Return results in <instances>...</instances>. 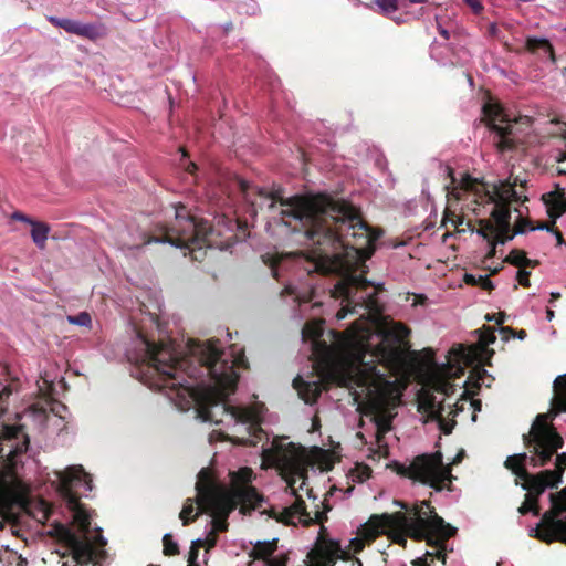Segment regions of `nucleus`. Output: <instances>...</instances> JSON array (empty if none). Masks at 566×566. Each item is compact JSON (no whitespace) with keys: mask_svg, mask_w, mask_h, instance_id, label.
Here are the masks:
<instances>
[{"mask_svg":"<svg viewBox=\"0 0 566 566\" xmlns=\"http://www.w3.org/2000/svg\"><path fill=\"white\" fill-rule=\"evenodd\" d=\"M244 199L253 207L266 208L280 216L293 231H303L315 247L307 255L313 271L335 273L338 281L331 296L340 298L343 306L337 318L348 313L358 314L364 323H354L345 333L328 331L323 338L322 322H307L302 328L304 339L311 340L313 368L318 379L306 381L301 376L294 388L306 403H314L323 390V380L333 378L336 367L343 365L348 379L361 389L377 427V437L390 430L394 403V384L403 365L402 343L410 331L401 323L391 322L381 334H374L371 324L381 312L377 294L382 287L368 281L366 260L374 253L378 235L346 201L328 197H292L283 199L281 191H266L245 180L238 181Z\"/></svg>","mask_w":566,"mask_h":566,"instance_id":"nucleus-1","label":"nucleus"},{"mask_svg":"<svg viewBox=\"0 0 566 566\" xmlns=\"http://www.w3.org/2000/svg\"><path fill=\"white\" fill-rule=\"evenodd\" d=\"M146 380L150 388L164 390L180 409L197 406L202 421L220 423L228 417L233 423V443L255 446L263 439L256 410L227 405L234 392L238 375L234 366H245L243 356L223 358L219 340H189V358L181 356L172 342L156 344L140 337Z\"/></svg>","mask_w":566,"mask_h":566,"instance_id":"nucleus-2","label":"nucleus"},{"mask_svg":"<svg viewBox=\"0 0 566 566\" xmlns=\"http://www.w3.org/2000/svg\"><path fill=\"white\" fill-rule=\"evenodd\" d=\"M60 481V493L72 512L76 531L64 525H56L57 537L66 544L71 551V559L62 566H95L96 560L105 555L106 541L99 530H90V516L80 504L78 489L92 490V479L82 465H71L56 473Z\"/></svg>","mask_w":566,"mask_h":566,"instance_id":"nucleus-3","label":"nucleus"},{"mask_svg":"<svg viewBox=\"0 0 566 566\" xmlns=\"http://www.w3.org/2000/svg\"><path fill=\"white\" fill-rule=\"evenodd\" d=\"M523 441L528 452L507 457L504 465L523 481L521 485L527 491L518 512L522 515L528 512L539 515L538 497L547 488L558 486V473L531 474L526 470V464L533 468L547 465L552 454L564 444V440L555 427L547 423V416H536L528 433L523 434Z\"/></svg>","mask_w":566,"mask_h":566,"instance_id":"nucleus-4","label":"nucleus"},{"mask_svg":"<svg viewBox=\"0 0 566 566\" xmlns=\"http://www.w3.org/2000/svg\"><path fill=\"white\" fill-rule=\"evenodd\" d=\"M387 532H397L416 541H426L428 545L439 548L436 556L446 563L444 542L451 538L457 530L447 524L428 501H422L413 507L410 515L402 512L373 515L360 528L359 534L363 538L352 539L350 548L354 553H359L365 547L364 541H374Z\"/></svg>","mask_w":566,"mask_h":566,"instance_id":"nucleus-5","label":"nucleus"},{"mask_svg":"<svg viewBox=\"0 0 566 566\" xmlns=\"http://www.w3.org/2000/svg\"><path fill=\"white\" fill-rule=\"evenodd\" d=\"M262 448L263 460L280 470L291 494L295 496L291 505L284 507L279 514L273 512L271 516L279 522L292 525L323 523L326 520V511L316 510L312 515L306 511L305 503L297 493L305 484L308 468L315 463L313 454L302 446L286 442L285 437H275L269 447Z\"/></svg>","mask_w":566,"mask_h":566,"instance_id":"nucleus-6","label":"nucleus"},{"mask_svg":"<svg viewBox=\"0 0 566 566\" xmlns=\"http://www.w3.org/2000/svg\"><path fill=\"white\" fill-rule=\"evenodd\" d=\"M29 437L21 426L4 427L3 441L0 443V504L4 507L14 506L23 517L28 515L40 524H44L51 509L43 500L30 496V488L18 475L15 469L21 457L28 451Z\"/></svg>","mask_w":566,"mask_h":566,"instance_id":"nucleus-7","label":"nucleus"},{"mask_svg":"<svg viewBox=\"0 0 566 566\" xmlns=\"http://www.w3.org/2000/svg\"><path fill=\"white\" fill-rule=\"evenodd\" d=\"M252 471L248 468L241 469L237 473V481L240 482L233 490L229 491L223 488L212 485L208 472L202 469L196 483L197 500L196 503L200 511L210 513L214 516L211 521L214 533L227 531L228 515L240 504L241 511L247 509H256L262 497L256 489L249 485Z\"/></svg>","mask_w":566,"mask_h":566,"instance_id":"nucleus-8","label":"nucleus"},{"mask_svg":"<svg viewBox=\"0 0 566 566\" xmlns=\"http://www.w3.org/2000/svg\"><path fill=\"white\" fill-rule=\"evenodd\" d=\"M448 175L451 178L448 189V195L452 196L455 200L467 199V196H472V201L475 203L488 202L494 203L491 212L492 219L495 220L501 232L511 231V210L510 205L512 202H524L527 197L523 191L516 189L517 182L521 187H524V182L520 181L516 177L513 181L504 180L500 181L499 185H494L492 191L484 190V186L476 179L469 175H464L460 180L452 175V169L447 168Z\"/></svg>","mask_w":566,"mask_h":566,"instance_id":"nucleus-9","label":"nucleus"},{"mask_svg":"<svg viewBox=\"0 0 566 566\" xmlns=\"http://www.w3.org/2000/svg\"><path fill=\"white\" fill-rule=\"evenodd\" d=\"M163 231L161 238L149 237L143 243L123 241L122 248L133 250L150 242H167L175 247L189 249L193 259L198 260L205 254L203 247L211 245L209 237L212 233V227L207 220L189 216L184 206L176 208L175 221L169 227H164Z\"/></svg>","mask_w":566,"mask_h":566,"instance_id":"nucleus-10","label":"nucleus"},{"mask_svg":"<svg viewBox=\"0 0 566 566\" xmlns=\"http://www.w3.org/2000/svg\"><path fill=\"white\" fill-rule=\"evenodd\" d=\"M405 474L436 491L450 489L453 478L450 467L443 464L441 452L416 457L405 469Z\"/></svg>","mask_w":566,"mask_h":566,"instance_id":"nucleus-11","label":"nucleus"},{"mask_svg":"<svg viewBox=\"0 0 566 566\" xmlns=\"http://www.w3.org/2000/svg\"><path fill=\"white\" fill-rule=\"evenodd\" d=\"M490 128L496 133L495 146L500 153L512 150L516 147V134L514 124L500 105L489 104L483 107Z\"/></svg>","mask_w":566,"mask_h":566,"instance_id":"nucleus-12","label":"nucleus"},{"mask_svg":"<svg viewBox=\"0 0 566 566\" xmlns=\"http://www.w3.org/2000/svg\"><path fill=\"white\" fill-rule=\"evenodd\" d=\"M463 375L462 366H442L433 368L427 379V385L437 392H441L450 397L455 391V386L451 384V379L459 378Z\"/></svg>","mask_w":566,"mask_h":566,"instance_id":"nucleus-13","label":"nucleus"},{"mask_svg":"<svg viewBox=\"0 0 566 566\" xmlns=\"http://www.w3.org/2000/svg\"><path fill=\"white\" fill-rule=\"evenodd\" d=\"M475 333L479 334V342L476 345L470 347L461 346L457 350L455 355L458 357L459 364L463 363L465 365H469L473 363V360H475L478 356L481 355V353L485 350V348L490 344H493L496 339L494 331L490 327H485L484 331H475Z\"/></svg>","mask_w":566,"mask_h":566,"instance_id":"nucleus-14","label":"nucleus"},{"mask_svg":"<svg viewBox=\"0 0 566 566\" xmlns=\"http://www.w3.org/2000/svg\"><path fill=\"white\" fill-rule=\"evenodd\" d=\"M49 21L53 25L65 30L67 33L76 34L90 40H95L102 35L99 28L94 24H85L76 20L61 19L56 17H50Z\"/></svg>","mask_w":566,"mask_h":566,"instance_id":"nucleus-15","label":"nucleus"},{"mask_svg":"<svg viewBox=\"0 0 566 566\" xmlns=\"http://www.w3.org/2000/svg\"><path fill=\"white\" fill-rule=\"evenodd\" d=\"M528 224H530V220H526V219L518 220L514 226L513 233L511 234L510 231L501 232L497 227V223L495 222L494 219H493V222L489 221V220H481L480 221L481 227L476 232H478V234H480L481 237H483L486 240H490V237L495 234L496 240L503 244L506 241L511 240L514 234L524 233L526 230V226H528Z\"/></svg>","mask_w":566,"mask_h":566,"instance_id":"nucleus-16","label":"nucleus"},{"mask_svg":"<svg viewBox=\"0 0 566 566\" xmlns=\"http://www.w3.org/2000/svg\"><path fill=\"white\" fill-rule=\"evenodd\" d=\"M554 396L551 401V410L547 413L538 416H547V423L562 411L566 412V374L558 376L553 384Z\"/></svg>","mask_w":566,"mask_h":566,"instance_id":"nucleus-17","label":"nucleus"},{"mask_svg":"<svg viewBox=\"0 0 566 566\" xmlns=\"http://www.w3.org/2000/svg\"><path fill=\"white\" fill-rule=\"evenodd\" d=\"M276 539L268 542H258L253 546L250 555L253 556L255 559H263L266 566H274L280 563L286 566L285 557L271 558L273 553L276 551Z\"/></svg>","mask_w":566,"mask_h":566,"instance_id":"nucleus-18","label":"nucleus"},{"mask_svg":"<svg viewBox=\"0 0 566 566\" xmlns=\"http://www.w3.org/2000/svg\"><path fill=\"white\" fill-rule=\"evenodd\" d=\"M0 516L3 518V521H6L10 524L11 534L19 536L20 535L19 526L21 525L23 517L15 510V507L14 506L4 507L0 504Z\"/></svg>","mask_w":566,"mask_h":566,"instance_id":"nucleus-19","label":"nucleus"},{"mask_svg":"<svg viewBox=\"0 0 566 566\" xmlns=\"http://www.w3.org/2000/svg\"><path fill=\"white\" fill-rule=\"evenodd\" d=\"M424 407H426L429 416L432 419H436L439 422L440 429L443 431V433L450 434L452 432L454 422L453 423H448L443 419V416H442L443 407L440 406V405L437 406L433 400H428L424 403Z\"/></svg>","mask_w":566,"mask_h":566,"instance_id":"nucleus-20","label":"nucleus"},{"mask_svg":"<svg viewBox=\"0 0 566 566\" xmlns=\"http://www.w3.org/2000/svg\"><path fill=\"white\" fill-rule=\"evenodd\" d=\"M339 552V546L335 543L326 544L317 549L321 566H334Z\"/></svg>","mask_w":566,"mask_h":566,"instance_id":"nucleus-21","label":"nucleus"},{"mask_svg":"<svg viewBox=\"0 0 566 566\" xmlns=\"http://www.w3.org/2000/svg\"><path fill=\"white\" fill-rule=\"evenodd\" d=\"M31 237L39 249H44L50 232V227L40 221H33L31 224Z\"/></svg>","mask_w":566,"mask_h":566,"instance_id":"nucleus-22","label":"nucleus"},{"mask_svg":"<svg viewBox=\"0 0 566 566\" xmlns=\"http://www.w3.org/2000/svg\"><path fill=\"white\" fill-rule=\"evenodd\" d=\"M562 447H563V444L560 447H558L556 449V451L551 457V459H553V457H554V461H553L554 469L553 470L545 469L542 471V472H548L552 474L558 473V484L562 482V478H563L564 471L566 469V452L557 453L558 449H560ZM551 461L552 460H549L548 463Z\"/></svg>","mask_w":566,"mask_h":566,"instance_id":"nucleus-23","label":"nucleus"},{"mask_svg":"<svg viewBox=\"0 0 566 566\" xmlns=\"http://www.w3.org/2000/svg\"><path fill=\"white\" fill-rule=\"evenodd\" d=\"M526 48L532 52L543 51L544 54L553 56V48L546 39L528 38Z\"/></svg>","mask_w":566,"mask_h":566,"instance_id":"nucleus-24","label":"nucleus"},{"mask_svg":"<svg viewBox=\"0 0 566 566\" xmlns=\"http://www.w3.org/2000/svg\"><path fill=\"white\" fill-rule=\"evenodd\" d=\"M405 0H375L378 12L385 15H390L396 12L400 7H405Z\"/></svg>","mask_w":566,"mask_h":566,"instance_id":"nucleus-25","label":"nucleus"},{"mask_svg":"<svg viewBox=\"0 0 566 566\" xmlns=\"http://www.w3.org/2000/svg\"><path fill=\"white\" fill-rule=\"evenodd\" d=\"M505 261L520 268L535 265L532 260L527 259L525 252L521 250H512Z\"/></svg>","mask_w":566,"mask_h":566,"instance_id":"nucleus-26","label":"nucleus"},{"mask_svg":"<svg viewBox=\"0 0 566 566\" xmlns=\"http://www.w3.org/2000/svg\"><path fill=\"white\" fill-rule=\"evenodd\" d=\"M283 294L293 295L295 297V301L298 303H307L311 302L314 298V291H305L300 292L297 289L289 285L284 289Z\"/></svg>","mask_w":566,"mask_h":566,"instance_id":"nucleus-27","label":"nucleus"},{"mask_svg":"<svg viewBox=\"0 0 566 566\" xmlns=\"http://www.w3.org/2000/svg\"><path fill=\"white\" fill-rule=\"evenodd\" d=\"M564 212H566V198H559L547 208L548 216L554 220L559 218Z\"/></svg>","mask_w":566,"mask_h":566,"instance_id":"nucleus-28","label":"nucleus"},{"mask_svg":"<svg viewBox=\"0 0 566 566\" xmlns=\"http://www.w3.org/2000/svg\"><path fill=\"white\" fill-rule=\"evenodd\" d=\"M163 544L165 555L172 556L179 553L178 544L172 539L170 534L164 535Z\"/></svg>","mask_w":566,"mask_h":566,"instance_id":"nucleus-29","label":"nucleus"},{"mask_svg":"<svg viewBox=\"0 0 566 566\" xmlns=\"http://www.w3.org/2000/svg\"><path fill=\"white\" fill-rule=\"evenodd\" d=\"M195 510V501L192 499H187V501L184 504V507L179 514L180 520L182 521L184 525H188L190 520L189 515L192 514Z\"/></svg>","mask_w":566,"mask_h":566,"instance_id":"nucleus-30","label":"nucleus"},{"mask_svg":"<svg viewBox=\"0 0 566 566\" xmlns=\"http://www.w3.org/2000/svg\"><path fill=\"white\" fill-rule=\"evenodd\" d=\"M203 546L202 539H197L192 542L189 556H188V566H198L197 565V558L199 554V548Z\"/></svg>","mask_w":566,"mask_h":566,"instance_id":"nucleus-31","label":"nucleus"},{"mask_svg":"<svg viewBox=\"0 0 566 566\" xmlns=\"http://www.w3.org/2000/svg\"><path fill=\"white\" fill-rule=\"evenodd\" d=\"M555 223V220L553 219L552 221V224H547V223H538L536 227H533L531 226V223L528 226H526V229L530 228L531 230H535V229H541V230H547V231H551L555 234L556 237V240H557V244H562L564 242L563 240V237H562V233L554 229L553 228V224Z\"/></svg>","mask_w":566,"mask_h":566,"instance_id":"nucleus-32","label":"nucleus"},{"mask_svg":"<svg viewBox=\"0 0 566 566\" xmlns=\"http://www.w3.org/2000/svg\"><path fill=\"white\" fill-rule=\"evenodd\" d=\"M67 321L74 325L88 326L91 324V316L88 313L82 312L75 316H67Z\"/></svg>","mask_w":566,"mask_h":566,"instance_id":"nucleus-33","label":"nucleus"},{"mask_svg":"<svg viewBox=\"0 0 566 566\" xmlns=\"http://www.w3.org/2000/svg\"><path fill=\"white\" fill-rule=\"evenodd\" d=\"M517 281L522 286H530V272L525 270H520L517 272Z\"/></svg>","mask_w":566,"mask_h":566,"instance_id":"nucleus-34","label":"nucleus"},{"mask_svg":"<svg viewBox=\"0 0 566 566\" xmlns=\"http://www.w3.org/2000/svg\"><path fill=\"white\" fill-rule=\"evenodd\" d=\"M475 14H480L483 10V6L480 0H463Z\"/></svg>","mask_w":566,"mask_h":566,"instance_id":"nucleus-35","label":"nucleus"},{"mask_svg":"<svg viewBox=\"0 0 566 566\" xmlns=\"http://www.w3.org/2000/svg\"><path fill=\"white\" fill-rule=\"evenodd\" d=\"M12 219L25 222L28 224H31L34 221L33 219L29 218L28 216H25V214H23L22 212H19V211H17V212H14L12 214Z\"/></svg>","mask_w":566,"mask_h":566,"instance_id":"nucleus-36","label":"nucleus"},{"mask_svg":"<svg viewBox=\"0 0 566 566\" xmlns=\"http://www.w3.org/2000/svg\"><path fill=\"white\" fill-rule=\"evenodd\" d=\"M217 543V535L214 534V531H211L210 534L208 535L207 539L203 541V545H207L208 548H211L216 545Z\"/></svg>","mask_w":566,"mask_h":566,"instance_id":"nucleus-37","label":"nucleus"},{"mask_svg":"<svg viewBox=\"0 0 566 566\" xmlns=\"http://www.w3.org/2000/svg\"><path fill=\"white\" fill-rule=\"evenodd\" d=\"M479 282H480L482 289H484V290H492L493 289V283L490 281L489 277L480 276L479 277Z\"/></svg>","mask_w":566,"mask_h":566,"instance_id":"nucleus-38","label":"nucleus"},{"mask_svg":"<svg viewBox=\"0 0 566 566\" xmlns=\"http://www.w3.org/2000/svg\"><path fill=\"white\" fill-rule=\"evenodd\" d=\"M489 244H490V251L488 253V256L492 258L495 254L496 241L495 240H489Z\"/></svg>","mask_w":566,"mask_h":566,"instance_id":"nucleus-39","label":"nucleus"},{"mask_svg":"<svg viewBox=\"0 0 566 566\" xmlns=\"http://www.w3.org/2000/svg\"><path fill=\"white\" fill-rule=\"evenodd\" d=\"M369 475H370V469L367 467H364L363 474L359 475V480L363 481V480L367 479Z\"/></svg>","mask_w":566,"mask_h":566,"instance_id":"nucleus-40","label":"nucleus"},{"mask_svg":"<svg viewBox=\"0 0 566 566\" xmlns=\"http://www.w3.org/2000/svg\"><path fill=\"white\" fill-rule=\"evenodd\" d=\"M465 282L468 284H476L478 283V280L475 279L474 275L472 274H465Z\"/></svg>","mask_w":566,"mask_h":566,"instance_id":"nucleus-41","label":"nucleus"},{"mask_svg":"<svg viewBox=\"0 0 566 566\" xmlns=\"http://www.w3.org/2000/svg\"><path fill=\"white\" fill-rule=\"evenodd\" d=\"M497 30L499 29H497L496 24H494V23L490 24V27H489L490 34L495 35Z\"/></svg>","mask_w":566,"mask_h":566,"instance_id":"nucleus-42","label":"nucleus"},{"mask_svg":"<svg viewBox=\"0 0 566 566\" xmlns=\"http://www.w3.org/2000/svg\"><path fill=\"white\" fill-rule=\"evenodd\" d=\"M413 566H427L426 560L422 558H419L413 562Z\"/></svg>","mask_w":566,"mask_h":566,"instance_id":"nucleus-43","label":"nucleus"},{"mask_svg":"<svg viewBox=\"0 0 566 566\" xmlns=\"http://www.w3.org/2000/svg\"><path fill=\"white\" fill-rule=\"evenodd\" d=\"M479 380H482V377L486 374L485 369H478L476 370Z\"/></svg>","mask_w":566,"mask_h":566,"instance_id":"nucleus-44","label":"nucleus"},{"mask_svg":"<svg viewBox=\"0 0 566 566\" xmlns=\"http://www.w3.org/2000/svg\"><path fill=\"white\" fill-rule=\"evenodd\" d=\"M546 317H547V319H548V321H552V319H553V317H554V311H552V310L547 308V311H546Z\"/></svg>","mask_w":566,"mask_h":566,"instance_id":"nucleus-45","label":"nucleus"},{"mask_svg":"<svg viewBox=\"0 0 566 566\" xmlns=\"http://www.w3.org/2000/svg\"><path fill=\"white\" fill-rule=\"evenodd\" d=\"M196 169H197V167H196V165H195L193 163H190V164L188 165L187 170H188L190 174H192Z\"/></svg>","mask_w":566,"mask_h":566,"instance_id":"nucleus-46","label":"nucleus"},{"mask_svg":"<svg viewBox=\"0 0 566 566\" xmlns=\"http://www.w3.org/2000/svg\"><path fill=\"white\" fill-rule=\"evenodd\" d=\"M352 566H363V563L360 562V559L355 558L352 560Z\"/></svg>","mask_w":566,"mask_h":566,"instance_id":"nucleus-47","label":"nucleus"},{"mask_svg":"<svg viewBox=\"0 0 566 566\" xmlns=\"http://www.w3.org/2000/svg\"><path fill=\"white\" fill-rule=\"evenodd\" d=\"M440 34L444 38V39H449V32L444 29H440Z\"/></svg>","mask_w":566,"mask_h":566,"instance_id":"nucleus-48","label":"nucleus"},{"mask_svg":"<svg viewBox=\"0 0 566 566\" xmlns=\"http://www.w3.org/2000/svg\"><path fill=\"white\" fill-rule=\"evenodd\" d=\"M451 221H452V223H453L454 226H458V224H461V223H462V219H461L460 217H457V219H452Z\"/></svg>","mask_w":566,"mask_h":566,"instance_id":"nucleus-49","label":"nucleus"},{"mask_svg":"<svg viewBox=\"0 0 566 566\" xmlns=\"http://www.w3.org/2000/svg\"><path fill=\"white\" fill-rule=\"evenodd\" d=\"M551 296H552L551 302H553V301H555V300L559 298V297H560V294H559V293H555V292H553V293L551 294Z\"/></svg>","mask_w":566,"mask_h":566,"instance_id":"nucleus-50","label":"nucleus"},{"mask_svg":"<svg viewBox=\"0 0 566 566\" xmlns=\"http://www.w3.org/2000/svg\"><path fill=\"white\" fill-rule=\"evenodd\" d=\"M3 395L9 396L10 395V390L3 389V391L0 394V399H2Z\"/></svg>","mask_w":566,"mask_h":566,"instance_id":"nucleus-51","label":"nucleus"},{"mask_svg":"<svg viewBox=\"0 0 566 566\" xmlns=\"http://www.w3.org/2000/svg\"><path fill=\"white\" fill-rule=\"evenodd\" d=\"M427 1L428 0H409V2H411V3H424Z\"/></svg>","mask_w":566,"mask_h":566,"instance_id":"nucleus-52","label":"nucleus"},{"mask_svg":"<svg viewBox=\"0 0 566 566\" xmlns=\"http://www.w3.org/2000/svg\"><path fill=\"white\" fill-rule=\"evenodd\" d=\"M566 160V154H562L560 157L558 158V161H564Z\"/></svg>","mask_w":566,"mask_h":566,"instance_id":"nucleus-53","label":"nucleus"},{"mask_svg":"<svg viewBox=\"0 0 566 566\" xmlns=\"http://www.w3.org/2000/svg\"><path fill=\"white\" fill-rule=\"evenodd\" d=\"M495 322H496V324H502V323L504 322L503 316H501L500 318H497Z\"/></svg>","mask_w":566,"mask_h":566,"instance_id":"nucleus-54","label":"nucleus"},{"mask_svg":"<svg viewBox=\"0 0 566 566\" xmlns=\"http://www.w3.org/2000/svg\"><path fill=\"white\" fill-rule=\"evenodd\" d=\"M525 335H526L525 331H523V329H522V331H520V338H524V337H525Z\"/></svg>","mask_w":566,"mask_h":566,"instance_id":"nucleus-55","label":"nucleus"},{"mask_svg":"<svg viewBox=\"0 0 566 566\" xmlns=\"http://www.w3.org/2000/svg\"><path fill=\"white\" fill-rule=\"evenodd\" d=\"M494 317H495V315H486L488 321H492V319H494Z\"/></svg>","mask_w":566,"mask_h":566,"instance_id":"nucleus-56","label":"nucleus"},{"mask_svg":"<svg viewBox=\"0 0 566 566\" xmlns=\"http://www.w3.org/2000/svg\"><path fill=\"white\" fill-rule=\"evenodd\" d=\"M397 504L401 507V509H407V506L400 502H397Z\"/></svg>","mask_w":566,"mask_h":566,"instance_id":"nucleus-57","label":"nucleus"},{"mask_svg":"<svg viewBox=\"0 0 566 566\" xmlns=\"http://www.w3.org/2000/svg\"><path fill=\"white\" fill-rule=\"evenodd\" d=\"M562 74L566 75V67L562 70Z\"/></svg>","mask_w":566,"mask_h":566,"instance_id":"nucleus-58","label":"nucleus"},{"mask_svg":"<svg viewBox=\"0 0 566 566\" xmlns=\"http://www.w3.org/2000/svg\"><path fill=\"white\" fill-rule=\"evenodd\" d=\"M2 528H3V522L0 521V530H2Z\"/></svg>","mask_w":566,"mask_h":566,"instance_id":"nucleus-59","label":"nucleus"},{"mask_svg":"<svg viewBox=\"0 0 566 566\" xmlns=\"http://www.w3.org/2000/svg\"><path fill=\"white\" fill-rule=\"evenodd\" d=\"M2 441H3V436H2V437L0 436V443H1Z\"/></svg>","mask_w":566,"mask_h":566,"instance_id":"nucleus-60","label":"nucleus"},{"mask_svg":"<svg viewBox=\"0 0 566 566\" xmlns=\"http://www.w3.org/2000/svg\"><path fill=\"white\" fill-rule=\"evenodd\" d=\"M274 566H284V565H283L282 563H280V564H276V565H274Z\"/></svg>","mask_w":566,"mask_h":566,"instance_id":"nucleus-61","label":"nucleus"}]
</instances>
